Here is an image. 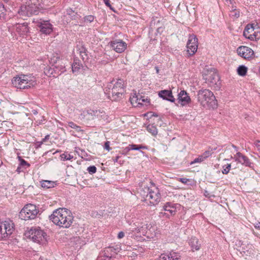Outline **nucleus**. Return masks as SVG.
<instances>
[{"mask_svg": "<svg viewBox=\"0 0 260 260\" xmlns=\"http://www.w3.org/2000/svg\"><path fill=\"white\" fill-rule=\"evenodd\" d=\"M215 150V149H210L205 151L202 154H201L202 157L206 159L207 158L209 157V156H211L212 153H213V150Z\"/></svg>", "mask_w": 260, "mask_h": 260, "instance_id": "f704fd0d", "label": "nucleus"}, {"mask_svg": "<svg viewBox=\"0 0 260 260\" xmlns=\"http://www.w3.org/2000/svg\"><path fill=\"white\" fill-rule=\"evenodd\" d=\"M147 130L154 136L157 134V129L156 126L152 124H149L147 126Z\"/></svg>", "mask_w": 260, "mask_h": 260, "instance_id": "2f4dec72", "label": "nucleus"}, {"mask_svg": "<svg viewBox=\"0 0 260 260\" xmlns=\"http://www.w3.org/2000/svg\"><path fill=\"white\" fill-rule=\"evenodd\" d=\"M178 180L184 184H186L189 181V179L186 178H180Z\"/></svg>", "mask_w": 260, "mask_h": 260, "instance_id": "49530a36", "label": "nucleus"}, {"mask_svg": "<svg viewBox=\"0 0 260 260\" xmlns=\"http://www.w3.org/2000/svg\"><path fill=\"white\" fill-rule=\"evenodd\" d=\"M188 56L193 55L198 47V39L194 34L189 35L186 45Z\"/></svg>", "mask_w": 260, "mask_h": 260, "instance_id": "f8f14e48", "label": "nucleus"}, {"mask_svg": "<svg viewBox=\"0 0 260 260\" xmlns=\"http://www.w3.org/2000/svg\"><path fill=\"white\" fill-rule=\"evenodd\" d=\"M14 86L20 89H28L35 86L37 83L34 77L21 74L14 77L12 80Z\"/></svg>", "mask_w": 260, "mask_h": 260, "instance_id": "20e7f679", "label": "nucleus"}, {"mask_svg": "<svg viewBox=\"0 0 260 260\" xmlns=\"http://www.w3.org/2000/svg\"><path fill=\"white\" fill-rule=\"evenodd\" d=\"M50 135H46L44 138L42 139V140L41 141V144H43L44 142H46L47 140L49 139Z\"/></svg>", "mask_w": 260, "mask_h": 260, "instance_id": "603ef678", "label": "nucleus"}, {"mask_svg": "<svg viewBox=\"0 0 260 260\" xmlns=\"http://www.w3.org/2000/svg\"><path fill=\"white\" fill-rule=\"evenodd\" d=\"M44 72L45 74L48 77H51V76H52L53 77H56L55 74L54 73L55 71H54L53 67H52H52H46L44 69Z\"/></svg>", "mask_w": 260, "mask_h": 260, "instance_id": "c85d7f7f", "label": "nucleus"}, {"mask_svg": "<svg viewBox=\"0 0 260 260\" xmlns=\"http://www.w3.org/2000/svg\"><path fill=\"white\" fill-rule=\"evenodd\" d=\"M232 147L235 148L236 150H237L238 148L235 146L234 145H232Z\"/></svg>", "mask_w": 260, "mask_h": 260, "instance_id": "0e129e2a", "label": "nucleus"}, {"mask_svg": "<svg viewBox=\"0 0 260 260\" xmlns=\"http://www.w3.org/2000/svg\"><path fill=\"white\" fill-rule=\"evenodd\" d=\"M223 170L221 171V172L223 174L226 175L228 174L231 168V164H227L222 166Z\"/></svg>", "mask_w": 260, "mask_h": 260, "instance_id": "c9c22d12", "label": "nucleus"}, {"mask_svg": "<svg viewBox=\"0 0 260 260\" xmlns=\"http://www.w3.org/2000/svg\"><path fill=\"white\" fill-rule=\"evenodd\" d=\"M254 28L253 24H248L245 27L243 31V36L247 37L250 32L254 31Z\"/></svg>", "mask_w": 260, "mask_h": 260, "instance_id": "c756f323", "label": "nucleus"}, {"mask_svg": "<svg viewBox=\"0 0 260 260\" xmlns=\"http://www.w3.org/2000/svg\"><path fill=\"white\" fill-rule=\"evenodd\" d=\"M6 10L5 8L4 5L2 3H0V19H6Z\"/></svg>", "mask_w": 260, "mask_h": 260, "instance_id": "473e14b6", "label": "nucleus"}, {"mask_svg": "<svg viewBox=\"0 0 260 260\" xmlns=\"http://www.w3.org/2000/svg\"><path fill=\"white\" fill-rule=\"evenodd\" d=\"M95 18L94 16L91 15L85 16L83 17L84 22L91 23L93 22Z\"/></svg>", "mask_w": 260, "mask_h": 260, "instance_id": "4c0bfd02", "label": "nucleus"}, {"mask_svg": "<svg viewBox=\"0 0 260 260\" xmlns=\"http://www.w3.org/2000/svg\"><path fill=\"white\" fill-rule=\"evenodd\" d=\"M39 213L38 209L33 204H28L24 206L19 213V217L22 220L35 219Z\"/></svg>", "mask_w": 260, "mask_h": 260, "instance_id": "423d86ee", "label": "nucleus"}, {"mask_svg": "<svg viewBox=\"0 0 260 260\" xmlns=\"http://www.w3.org/2000/svg\"><path fill=\"white\" fill-rule=\"evenodd\" d=\"M104 148L105 149H106L107 150H108V151H109L111 149V147H110V142L109 141H107L105 142V145H104Z\"/></svg>", "mask_w": 260, "mask_h": 260, "instance_id": "de8ad7c7", "label": "nucleus"}, {"mask_svg": "<svg viewBox=\"0 0 260 260\" xmlns=\"http://www.w3.org/2000/svg\"><path fill=\"white\" fill-rule=\"evenodd\" d=\"M16 30L21 36H27L29 32V29L28 24L26 22L23 23H16Z\"/></svg>", "mask_w": 260, "mask_h": 260, "instance_id": "a211bd4d", "label": "nucleus"}, {"mask_svg": "<svg viewBox=\"0 0 260 260\" xmlns=\"http://www.w3.org/2000/svg\"><path fill=\"white\" fill-rule=\"evenodd\" d=\"M76 47L77 50L80 53V55L81 56L83 61H85V57L83 56V54H84L85 56H87V50L86 48L85 47L84 45H83V43H82L80 46L77 45Z\"/></svg>", "mask_w": 260, "mask_h": 260, "instance_id": "393cba45", "label": "nucleus"}, {"mask_svg": "<svg viewBox=\"0 0 260 260\" xmlns=\"http://www.w3.org/2000/svg\"><path fill=\"white\" fill-rule=\"evenodd\" d=\"M119 157H120L119 156H116L115 158L114 159H113L114 162H117Z\"/></svg>", "mask_w": 260, "mask_h": 260, "instance_id": "6e6d98bb", "label": "nucleus"}, {"mask_svg": "<svg viewBox=\"0 0 260 260\" xmlns=\"http://www.w3.org/2000/svg\"><path fill=\"white\" fill-rule=\"evenodd\" d=\"M124 236V233L123 232L121 231L118 234L117 237L118 239H121V238H123Z\"/></svg>", "mask_w": 260, "mask_h": 260, "instance_id": "3c124183", "label": "nucleus"}, {"mask_svg": "<svg viewBox=\"0 0 260 260\" xmlns=\"http://www.w3.org/2000/svg\"><path fill=\"white\" fill-rule=\"evenodd\" d=\"M126 85L122 79L113 80L105 88V93L112 101L120 100L125 91Z\"/></svg>", "mask_w": 260, "mask_h": 260, "instance_id": "f257e3e1", "label": "nucleus"}, {"mask_svg": "<svg viewBox=\"0 0 260 260\" xmlns=\"http://www.w3.org/2000/svg\"><path fill=\"white\" fill-rule=\"evenodd\" d=\"M110 46L117 53L123 52L127 48V44L120 39H115L109 42Z\"/></svg>", "mask_w": 260, "mask_h": 260, "instance_id": "4468645a", "label": "nucleus"}, {"mask_svg": "<svg viewBox=\"0 0 260 260\" xmlns=\"http://www.w3.org/2000/svg\"><path fill=\"white\" fill-rule=\"evenodd\" d=\"M164 210L170 212L171 215H174L178 210L181 209V205L172 202L166 203L163 207Z\"/></svg>", "mask_w": 260, "mask_h": 260, "instance_id": "dca6fc26", "label": "nucleus"}, {"mask_svg": "<svg viewBox=\"0 0 260 260\" xmlns=\"http://www.w3.org/2000/svg\"><path fill=\"white\" fill-rule=\"evenodd\" d=\"M256 35L255 33L254 32L253 34L248 35L246 38L251 41H254V40H256Z\"/></svg>", "mask_w": 260, "mask_h": 260, "instance_id": "a18cd8bd", "label": "nucleus"}, {"mask_svg": "<svg viewBox=\"0 0 260 260\" xmlns=\"http://www.w3.org/2000/svg\"><path fill=\"white\" fill-rule=\"evenodd\" d=\"M235 12L234 16L237 18H239L240 17V11H236Z\"/></svg>", "mask_w": 260, "mask_h": 260, "instance_id": "864d4df0", "label": "nucleus"}, {"mask_svg": "<svg viewBox=\"0 0 260 260\" xmlns=\"http://www.w3.org/2000/svg\"><path fill=\"white\" fill-rule=\"evenodd\" d=\"M37 29L42 34L45 35H50L53 31V26L49 20L40 19L36 21Z\"/></svg>", "mask_w": 260, "mask_h": 260, "instance_id": "9d476101", "label": "nucleus"}, {"mask_svg": "<svg viewBox=\"0 0 260 260\" xmlns=\"http://www.w3.org/2000/svg\"><path fill=\"white\" fill-rule=\"evenodd\" d=\"M29 233L30 238L35 242L45 244L47 242V235L40 228H32Z\"/></svg>", "mask_w": 260, "mask_h": 260, "instance_id": "1a4fd4ad", "label": "nucleus"}, {"mask_svg": "<svg viewBox=\"0 0 260 260\" xmlns=\"http://www.w3.org/2000/svg\"><path fill=\"white\" fill-rule=\"evenodd\" d=\"M238 54L244 59H250L253 57L254 53L253 50L250 47L241 46L237 49Z\"/></svg>", "mask_w": 260, "mask_h": 260, "instance_id": "2eb2a0df", "label": "nucleus"}, {"mask_svg": "<svg viewBox=\"0 0 260 260\" xmlns=\"http://www.w3.org/2000/svg\"><path fill=\"white\" fill-rule=\"evenodd\" d=\"M205 159L202 157V155H200L198 156V157L195 158L193 161L190 162V165H193L195 163H200L203 161Z\"/></svg>", "mask_w": 260, "mask_h": 260, "instance_id": "ea45409f", "label": "nucleus"}, {"mask_svg": "<svg viewBox=\"0 0 260 260\" xmlns=\"http://www.w3.org/2000/svg\"><path fill=\"white\" fill-rule=\"evenodd\" d=\"M232 11H233V12H235L236 11V7H234L233 6H232Z\"/></svg>", "mask_w": 260, "mask_h": 260, "instance_id": "4d7b16f0", "label": "nucleus"}, {"mask_svg": "<svg viewBox=\"0 0 260 260\" xmlns=\"http://www.w3.org/2000/svg\"><path fill=\"white\" fill-rule=\"evenodd\" d=\"M67 14L71 16L72 20H75L76 19L77 12H75L72 9H68L67 10Z\"/></svg>", "mask_w": 260, "mask_h": 260, "instance_id": "72a5a7b5", "label": "nucleus"}, {"mask_svg": "<svg viewBox=\"0 0 260 260\" xmlns=\"http://www.w3.org/2000/svg\"><path fill=\"white\" fill-rule=\"evenodd\" d=\"M54 224L64 228H69L73 222V216L70 211L66 208H59L54 211L49 216Z\"/></svg>", "mask_w": 260, "mask_h": 260, "instance_id": "f03ea898", "label": "nucleus"}, {"mask_svg": "<svg viewBox=\"0 0 260 260\" xmlns=\"http://www.w3.org/2000/svg\"><path fill=\"white\" fill-rule=\"evenodd\" d=\"M149 113L155 114L154 113L152 112H148L146 113L145 114H149Z\"/></svg>", "mask_w": 260, "mask_h": 260, "instance_id": "774afa93", "label": "nucleus"}, {"mask_svg": "<svg viewBox=\"0 0 260 260\" xmlns=\"http://www.w3.org/2000/svg\"><path fill=\"white\" fill-rule=\"evenodd\" d=\"M14 226L13 222L11 220L0 222V240L11 235L14 231Z\"/></svg>", "mask_w": 260, "mask_h": 260, "instance_id": "9b49d317", "label": "nucleus"}, {"mask_svg": "<svg viewBox=\"0 0 260 260\" xmlns=\"http://www.w3.org/2000/svg\"><path fill=\"white\" fill-rule=\"evenodd\" d=\"M109 251L113 252L115 254H116L119 251V248H114L113 247H109L107 248L106 250H105V255L104 257H105L106 258H108V260H109L112 256L113 254H111V255H106L107 253H108Z\"/></svg>", "mask_w": 260, "mask_h": 260, "instance_id": "a878e982", "label": "nucleus"}, {"mask_svg": "<svg viewBox=\"0 0 260 260\" xmlns=\"http://www.w3.org/2000/svg\"><path fill=\"white\" fill-rule=\"evenodd\" d=\"M145 192L147 193L146 195V200H148L151 205H156L160 202L161 196L158 188L155 185H152L150 187H145Z\"/></svg>", "mask_w": 260, "mask_h": 260, "instance_id": "0eeeda50", "label": "nucleus"}, {"mask_svg": "<svg viewBox=\"0 0 260 260\" xmlns=\"http://www.w3.org/2000/svg\"><path fill=\"white\" fill-rule=\"evenodd\" d=\"M179 253L172 251L169 253H163L159 256V260H179Z\"/></svg>", "mask_w": 260, "mask_h": 260, "instance_id": "412c9836", "label": "nucleus"}, {"mask_svg": "<svg viewBox=\"0 0 260 260\" xmlns=\"http://www.w3.org/2000/svg\"><path fill=\"white\" fill-rule=\"evenodd\" d=\"M40 4H36L32 3H29L26 5L21 6L18 13L22 16H30L32 15H38L41 9Z\"/></svg>", "mask_w": 260, "mask_h": 260, "instance_id": "6e6552de", "label": "nucleus"}, {"mask_svg": "<svg viewBox=\"0 0 260 260\" xmlns=\"http://www.w3.org/2000/svg\"><path fill=\"white\" fill-rule=\"evenodd\" d=\"M146 148L145 146H143L142 145H138L135 144H131L129 145L127 147H126L124 150V151L125 153H126L127 152L131 150H139L141 149H145Z\"/></svg>", "mask_w": 260, "mask_h": 260, "instance_id": "bb28decb", "label": "nucleus"}, {"mask_svg": "<svg viewBox=\"0 0 260 260\" xmlns=\"http://www.w3.org/2000/svg\"><path fill=\"white\" fill-rule=\"evenodd\" d=\"M133 231H140V229H138V228H137V229H135V230H133Z\"/></svg>", "mask_w": 260, "mask_h": 260, "instance_id": "e2e57ef3", "label": "nucleus"}, {"mask_svg": "<svg viewBox=\"0 0 260 260\" xmlns=\"http://www.w3.org/2000/svg\"><path fill=\"white\" fill-rule=\"evenodd\" d=\"M59 58L60 57L57 54H53L52 56L50 58V62L52 64V65H54V64L57 63Z\"/></svg>", "mask_w": 260, "mask_h": 260, "instance_id": "e433bc0d", "label": "nucleus"}, {"mask_svg": "<svg viewBox=\"0 0 260 260\" xmlns=\"http://www.w3.org/2000/svg\"><path fill=\"white\" fill-rule=\"evenodd\" d=\"M68 125L70 127H71L74 129H75L78 132L81 131L80 127L79 126H78L77 124L74 123L73 122H69L68 123Z\"/></svg>", "mask_w": 260, "mask_h": 260, "instance_id": "a19ab883", "label": "nucleus"}, {"mask_svg": "<svg viewBox=\"0 0 260 260\" xmlns=\"http://www.w3.org/2000/svg\"><path fill=\"white\" fill-rule=\"evenodd\" d=\"M83 56L85 57V61L87 59V55L85 56L84 54H83Z\"/></svg>", "mask_w": 260, "mask_h": 260, "instance_id": "338daca9", "label": "nucleus"}, {"mask_svg": "<svg viewBox=\"0 0 260 260\" xmlns=\"http://www.w3.org/2000/svg\"><path fill=\"white\" fill-rule=\"evenodd\" d=\"M189 243L192 250H198L200 249L201 244L199 243V240L196 237L191 238L189 240Z\"/></svg>", "mask_w": 260, "mask_h": 260, "instance_id": "5701e85b", "label": "nucleus"}, {"mask_svg": "<svg viewBox=\"0 0 260 260\" xmlns=\"http://www.w3.org/2000/svg\"><path fill=\"white\" fill-rule=\"evenodd\" d=\"M178 96V103L182 106L188 104L191 101L189 96L185 90H181Z\"/></svg>", "mask_w": 260, "mask_h": 260, "instance_id": "aec40b11", "label": "nucleus"}, {"mask_svg": "<svg viewBox=\"0 0 260 260\" xmlns=\"http://www.w3.org/2000/svg\"><path fill=\"white\" fill-rule=\"evenodd\" d=\"M158 95L159 97L162 98L163 100L171 102H174L175 99L174 98L172 91L171 90H162L158 91Z\"/></svg>", "mask_w": 260, "mask_h": 260, "instance_id": "f3484780", "label": "nucleus"}, {"mask_svg": "<svg viewBox=\"0 0 260 260\" xmlns=\"http://www.w3.org/2000/svg\"><path fill=\"white\" fill-rule=\"evenodd\" d=\"M238 74L241 76H245L247 72V68L244 65H241L237 69Z\"/></svg>", "mask_w": 260, "mask_h": 260, "instance_id": "7c9ffc66", "label": "nucleus"}, {"mask_svg": "<svg viewBox=\"0 0 260 260\" xmlns=\"http://www.w3.org/2000/svg\"><path fill=\"white\" fill-rule=\"evenodd\" d=\"M155 69H156V72H157V73H158V71H159V70H158V67H155Z\"/></svg>", "mask_w": 260, "mask_h": 260, "instance_id": "69168bd1", "label": "nucleus"}, {"mask_svg": "<svg viewBox=\"0 0 260 260\" xmlns=\"http://www.w3.org/2000/svg\"><path fill=\"white\" fill-rule=\"evenodd\" d=\"M43 120L41 119V120H39V121H37V122H38L39 124H41Z\"/></svg>", "mask_w": 260, "mask_h": 260, "instance_id": "052dcab7", "label": "nucleus"}, {"mask_svg": "<svg viewBox=\"0 0 260 260\" xmlns=\"http://www.w3.org/2000/svg\"><path fill=\"white\" fill-rule=\"evenodd\" d=\"M81 60L77 57H74L73 62L72 64V69L73 73H79L80 70H85Z\"/></svg>", "mask_w": 260, "mask_h": 260, "instance_id": "6ab92c4d", "label": "nucleus"}, {"mask_svg": "<svg viewBox=\"0 0 260 260\" xmlns=\"http://www.w3.org/2000/svg\"><path fill=\"white\" fill-rule=\"evenodd\" d=\"M103 1L106 6L109 7L111 10H113V8L112 7V6L110 4V2L109 0H103Z\"/></svg>", "mask_w": 260, "mask_h": 260, "instance_id": "09e8293b", "label": "nucleus"}, {"mask_svg": "<svg viewBox=\"0 0 260 260\" xmlns=\"http://www.w3.org/2000/svg\"><path fill=\"white\" fill-rule=\"evenodd\" d=\"M253 144L255 147V150L258 151L260 154V140H256L254 141Z\"/></svg>", "mask_w": 260, "mask_h": 260, "instance_id": "c03bdc74", "label": "nucleus"}, {"mask_svg": "<svg viewBox=\"0 0 260 260\" xmlns=\"http://www.w3.org/2000/svg\"><path fill=\"white\" fill-rule=\"evenodd\" d=\"M53 67L56 77L61 75L66 70L64 64L52 65Z\"/></svg>", "mask_w": 260, "mask_h": 260, "instance_id": "b1692460", "label": "nucleus"}, {"mask_svg": "<svg viewBox=\"0 0 260 260\" xmlns=\"http://www.w3.org/2000/svg\"><path fill=\"white\" fill-rule=\"evenodd\" d=\"M19 165L24 169H26L27 168L30 166V164L25 161L24 159L22 160L21 159V161L20 162Z\"/></svg>", "mask_w": 260, "mask_h": 260, "instance_id": "79ce46f5", "label": "nucleus"}, {"mask_svg": "<svg viewBox=\"0 0 260 260\" xmlns=\"http://www.w3.org/2000/svg\"><path fill=\"white\" fill-rule=\"evenodd\" d=\"M198 100L201 105L206 109H215L217 102L213 92L209 89L199 90L198 92Z\"/></svg>", "mask_w": 260, "mask_h": 260, "instance_id": "7ed1b4c3", "label": "nucleus"}, {"mask_svg": "<svg viewBox=\"0 0 260 260\" xmlns=\"http://www.w3.org/2000/svg\"><path fill=\"white\" fill-rule=\"evenodd\" d=\"M17 158H18V160L20 161V162L21 161V160H22V159H23V158H21V156H18Z\"/></svg>", "mask_w": 260, "mask_h": 260, "instance_id": "bf43d9fd", "label": "nucleus"}, {"mask_svg": "<svg viewBox=\"0 0 260 260\" xmlns=\"http://www.w3.org/2000/svg\"><path fill=\"white\" fill-rule=\"evenodd\" d=\"M205 195L206 197H210L208 195H209V193H208V191H205Z\"/></svg>", "mask_w": 260, "mask_h": 260, "instance_id": "13d9d810", "label": "nucleus"}, {"mask_svg": "<svg viewBox=\"0 0 260 260\" xmlns=\"http://www.w3.org/2000/svg\"><path fill=\"white\" fill-rule=\"evenodd\" d=\"M203 78L210 86L219 87L220 78L214 68L204 69L203 71Z\"/></svg>", "mask_w": 260, "mask_h": 260, "instance_id": "39448f33", "label": "nucleus"}, {"mask_svg": "<svg viewBox=\"0 0 260 260\" xmlns=\"http://www.w3.org/2000/svg\"><path fill=\"white\" fill-rule=\"evenodd\" d=\"M61 158L63 160H71L73 158V156L71 155L70 154L63 153L60 155Z\"/></svg>", "mask_w": 260, "mask_h": 260, "instance_id": "58836bf2", "label": "nucleus"}, {"mask_svg": "<svg viewBox=\"0 0 260 260\" xmlns=\"http://www.w3.org/2000/svg\"><path fill=\"white\" fill-rule=\"evenodd\" d=\"M255 229H260V222L257 223L254 225Z\"/></svg>", "mask_w": 260, "mask_h": 260, "instance_id": "5fc2aeb1", "label": "nucleus"}, {"mask_svg": "<svg viewBox=\"0 0 260 260\" xmlns=\"http://www.w3.org/2000/svg\"><path fill=\"white\" fill-rule=\"evenodd\" d=\"M134 98H135V97H134ZM135 98L136 99V102L138 103V105H145L147 106L150 103V99L147 97L142 95L141 94H139L138 95H137Z\"/></svg>", "mask_w": 260, "mask_h": 260, "instance_id": "4be33fe9", "label": "nucleus"}, {"mask_svg": "<svg viewBox=\"0 0 260 260\" xmlns=\"http://www.w3.org/2000/svg\"><path fill=\"white\" fill-rule=\"evenodd\" d=\"M24 169L21 167L20 165L17 167V168L16 169V172L19 174L21 172H24Z\"/></svg>", "mask_w": 260, "mask_h": 260, "instance_id": "8fccbe9b", "label": "nucleus"}, {"mask_svg": "<svg viewBox=\"0 0 260 260\" xmlns=\"http://www.w3.org/2000/svg\"><path fill=\"white\" fill-rule=\"evenodd\" d=\"M235 161L254 170L255 164L246 155L240 152H237L233 157Z\"/></svg>", "mask_w": 260, "mask_h": 260, "instance_id": "ddd939ff", "label": "nucleus"}, {"mask_svg": "<svg viewBox=\"0 0 260 260\" xmlns=\"http://www.w3.org/2000/svg\"><path fill=\"white\" fill-rule=\"evenodd\" d=\"M41 186L44 188H50L54 187L55 183L53 181L49 180H42L41 181Z\"/></svg>", "mask_w": 260, "mask_h": 260, "instance_id": "cd10ccee", "label": "nucleus"}, {"mask_svg": "<svg viewBox=\"0 0 260 260\" xmlns=\"http://www.w3.org/2000/svg\"><path fill=\"white\" fill-rule=\"evenodd\" d=\"M87 170L89 174H92L96 172V168L94 166H89L87 168Z\"/></svg>", "mask_w": 260, "mask_h": 260, "instance_id": "37998d69", "label": "nucleus"}, {"mask_svg": "<svg viewBox=\"0 0 260 260\" xmlns=\"http://www.w3.org/2000/svg\"><path fill=\"white\" fill-rule=\"evenodd\" d=\"M133 231H140V229H138V228H137V229H135V230H133Z\"/></svg>", "mask_w": 260, "mask_h": 260, "instance_id": "680f3d73", "label": "nucleus"}]
</instances>
